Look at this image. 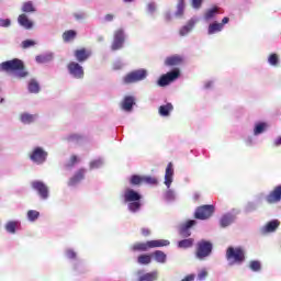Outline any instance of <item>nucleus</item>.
I'll return each mask as SVG.
<instances>
[{"instance_id": "nucleus-1", "label": "nucleus", "mask_w": 281, "mask_h": 281, "mask_svg": "<svg viewBox=\"0 0 281 281\" xmlns=\"http://www.w3.org/2000/svg\"><path fill=\"white\" fill-rule=\"evenodd\" d=\"M124 201L128 203L130 212H137L142 207V194L137 193V191L133 189H127L124 192Z\"/></svg>"}, {"instance_id": "nucleus-2", "label": "nucleus", "mask_w": 281, "mask_h": 281, "mask_svg": "<svg viewBox=\"0 0 281 281\" xmlns=\"http://www.w3.org/2000/svg\"><path fill=\"white\" fill-rule=\"evenodd\" d=\"M170 241L168 239H155L146 243H136L132 246L133 251H148V249H155L157 247H168Z\"/></svg>"}, {"instance_id": "nucleus-3", "label": "nucleus", "mask_w": 281, "mask_h": 281, "mask_svg": "<svg viewBox=\"0 0 281 281\" xmlns=\"http://www.w3.org/2000/svg\"><path fill=\"white\" fill-rule=\"evenodd\" d=\"M226 260L229 265H243L245 261V249L243 247H228L226 250Z\"/></svg>"}, {"instance_id": "nucleus-4", "label": "nucleus", "mask_w": 281, "mask_h": 281, "mask_svg": "<svg viewBox=\"0 0 281 281\" xmlns=\"http://www.w3.org/2000/svg\"><path fill=\"white\" fill-rule=\"evenodd\" d=\"M212 249H214L212 241L202 239L196 243L195 257L198 260H205V258L212 255Z\"/></svg>"}, {"instance_id": "nucleus-5", "label": "nucleus", "mask_w": 281, "mask_h": 281, "mask_svg": "<svg viewBox=\"0 0 281 281\" xmlns=\"http://www.w3.org/2000/svg\"><path fill=\"white\" fill-rule=\"evenodd\" d=\"M47 151H45L43 147H35L29 155V157L31 161H33V164H37V166H41L42 164H45V161H47Z\"/></svg>"}, {"instance_id": "nucleus-6", "label": "nucleus", "mask_w": 281, "mask_h": 281, "mask_svg": "<svg viewBox=\"0 0 281 281\" xmlns=\"http://www.w3.org/2000/svg\"><path fill=\"white\" fill-rule=\"evenodd\" d=\"M25 69L21 59H13L0 64V71H23Z\"/></svg>"}, {"instance_id": "nucleus-7", "label": "nucleus", "mask_w": 281, "mask_h": 281, "mask_svg": "<svg viewBox=\"0 0 281 281\" xmlns=\"http://www.w3.org/2000/svg\"><path fill=\"white\" fill-rule=\"evenodd\" d=\"M214 205H202L195 210L194 217L199 221H207L214 214Z\"/></svg>"}, {"instance_id": "nucleus-8", "label": "nucleus", "mask_w": 281, "mask_h": 281, "mask_svg": "<svg viewBox=\"0 0 281 281\" xmlns=\"http://www.w3.org/2000/svg\"><path fill=\"white\" fill-rule=\"evenodd\" d=\"M33 190H36L38 196H41L44 201L49 199V187L45 184V182L41 180H35L31 183Z\"/></svg>"}, {"instance_id": "nucleus-9", "label": "nucleus", "mask_w": 281, "mask_h": 281, "mask_svg": "<svg viewBox=\"0 0 281 281\" xmlns=\"http://www.w3.org/2000/svg\"><path fill=\"white\" fill-rule=\"evenodd\" d=\"M179 76H181L180 71L167 72L159 78L158 85L159 87H168V85H170V82H173V80H177Z\"/></svg>"}, {"instance_id": "nucleus-10", "label": "nucleus", "mask_w": 281, "mask_h": 281, "mask_svg": "<svg viewBox=\"0 0 281 281\" xmlns=\"http://www.w3.org/2000/svg\"><path fill=\"white\" fill-rule=\"evenodd\" d=\"M135 97L133 95H125L120 103V106L123 111H126L127 113H131L133 111V106H135Z\"/></svg>"}, {"instance_id": "nucleus-11", "label": "nucleus", "mask_w": 281, "mask_h": 281, "mask_svg": "<svg viewBox=\"0 0 281 281\" xmlns=\"http://www.w3.org/2000/svg\"><path fill=\"white\" fill-rule=\"evenodd\" d=\"M267 203H280L281 201V186H277L267 196Z\"/></svg>"}, {"instance_id": "nucleus-12", "label": "nucleus", "mask_w": 281, "mask_h": 281, "mask_svg": "<svg viewBox=\"0 0 281 281\" xmlns=\"http://www.w3.org/2000/svg\"><path fill=\"white\" fill-rule=\"evenodd\" d=\"M136 274L138 276L137 281H157L159 278L157 271L144 273V270H138Z\"/></svg>"}, {"instance_id": "nucleus-13", "label": "nucleus", "mask_w": 281, "mask_h": 281, "mask_svg": "<svg viewBox=\"0 0 281 281\" xmlns=\"http://www.w3.org/2000/svg\"><path fill=\"white\" fill-rule=\"evenodd\" d=\"M146 78V71L142 72H130L125 78L124 82L126 85H131V82H139V80H144Z\"/></svg>"}, {"instance_id": "nucleus-14", "label": "nucleus", "mask_w": 281, "mask_h": 281, "mask_svg": "<svg viewBox=\"0 0 281 281\" xmlns=\"http://www.w3.org/2000/svg\"><path fill=\"white\" fill-rule=\"evenodd\" d=\"M123 43H124V31L119 30L115 32V35H114V42L112 44V49L113 50L121 49Z\"/></svg>"}, {"instance_id": "nucleus-15", "label": "nucleus", "mask_w": 281, "mask_h": 281, "mask_svg": "<svg viewBox=\"0 0 281 281\" xmlns=\"http://www.w3.org/2000/svg\"><path fill=\"white\" fill-rule=\"evenodd\" d=\"M172 177H175V169L172 168V162H169L165 173V186H167V188L172 186Z\"/></svg>"}, {"instance_id": "nucleus-16", "label": "nucleus", "mask_w": 281, "mask_h": 281, "mask_svg": "<svg viewBox=\"0 0 281 281\" xmlns=\"http://www.w3.org/2000/svg\"><path fill=\"white\" fill-rule=\"evenodd\" d=\"M87 170L85 169H79L74 177H71L68 181V186H77V183H80L82 179H85Z\"/></svg>"}, {"instance_id": "nucleus-17", "label": "nucleus", "mask_w": 281, "mask_h": 281, "mask_svg": "<svg viewBox=\"0 0 281 281\" xmlns=\"http://www.w3.org/2000/svg\"><path fill=\"white\" fill-rule=\"evenodd\" d=\"M280 227V222L278 220L270 221L266 224V226L262 228L263 234H271L276 232Z\"/></svg>"}, {"instance_id": "nucleus-18", "label": "nucleus", "mask_w": 281, "mask_h": 281, "mask_svg": "<svg viewBox=\"0 0 281 281\" xmlns=\"http://www.w3.org/2000/svg\"><path fill=\"white\" fill-rule=\"evenodd\" d=\"M36 117H38L36 114L22 113L20 114V122H22V124H32L36 122Z\"/></svg>"}, {"instance_id": "nucleus-19", "label": "nucleus", "mask_w": 281, "mask_h": 281, "mask_svg": "<svg viewBox=\"0 0 281 281\" xmlns=\"http://www.w3.org/2000/svg\"><path fill=\"white\" fill-rule=\"evenodd\" d=\"M183 63V57L173 55L171 57H167L165 60V64L168 65L169 67H172L175 65H181Z\"/></svg>"}, {"instance_id": "nucleus-20", "label": "nucleus", "mask_w": 281, "mask_h": 281, "mask_svg": "<svg viewBox=\"0 0 281 281\" xmlns=\"http://www.w3.org/2000/svg\"><path fill=\"white\" fill-rule=\"evenodd\" d=\"M194 225H196V221H194V220H189L186 224H184V227H182L181 229H180V234H181V236H186V237H188V236H190V227H194Z\"/></svg>"}, {"instance_id": "nucleus-21", "label": "nucleus", "mask_w": 281, "mask_h": 281, "mask_svg": "<svg viewBox=\"0 0 281 281\" xmlns=\"http://www.w3.org/2000/svg\"><path fill=\"white\" fill-rule=\"evenodd\" d=\"M20 25H22V27H25V30H31V27L34 25L32 23V21H30V19H27V15L25 14H21L18 19Z\"/></svg>"}, {"instance_id": "nucleus-22", "label": "nucleus", "mask_w": 281, "mask_h": 281, "mask_svg": "<svg viewBox=\"0 0 281 281\" xmlns=\"http://www.w3.org/2000/svg\"><path fill=\"white\" fill-rule=\"evenodd\" d=\"M75 56L77 60H80V61L87 60L91 56V52L87 49L76 50Z\"/></svg>"}, {"instance_id": "nucleus-23", "label": "nucleus", "mask_w": 281, "mask_h": 281, "mask_svg": "<svg viewBox=\"0 0 281 281\" xmlns=\"http://www.w3.org/2000/svg\"><path fill=\"white\" fill-rule=\"evenodd\" d=\"M29 91L30 93H38L41 91V85L36 79H31L29 82Z\"/></svg>"}, {"instance_id": "nucleus-24", "label": "nucleus", "mask_w": 281, "mask_h": 281, "mask_svg": "<svg viewBox=\"0 0 281 281\" xmlns=\"http://www.w3.org/2000/svg\"><path fill=\"white\" fill-rule=\"evenodd\" d=\"M173 106L172 103H167L166 105L159 106V113L162 117H168L170 115V111H172Z\"/></svg>"}, {"instance_id": "nucleus-25", "label": "nucleus", "mask_w": 281, "mask_h": 281, "mask_svg": "<svg viewBox=\"0 0 281 281\" xmlns=\"http://www.w3.org/2000/svg\"><path fill=\"white\" fill-rule=\"evenodd\" d=\"M234 223V216L226 214L220 220L221 227H229Z\"/></svg>"}, {"instance_id": "nucleus-26", "label": "nucleus", "mask_w": 281, "mask_h": 281, "mask_svg": "<svg viewBox=\"0 0 281 281\" xmlns=\"http://www.w3.org/2000/svg\"><path fill=\"white\" fill-rule=\"evenodd\" d=\"M194 245L193 238L182 239L178 243L179 249H190Z\"/></svg>"}, {"instance_id": "nucleus-27", "label": "nucleus", "mask_w": 281, "mask_h": 281, "mask_svg": "<svg viewBox=\"0 0 281 281\" xmlns=\"http://www.w3.org/2000/svg\"><path fill=\"white\" fill-rule=\"evenodd\" d=\"M53 59H54V55L52 53H46L37 56L36 63L45 64V63H49Z\"/></svg>"}, {"instance_id": "nucleus-28", "label": "nucleus", "mask_w": 281, "mask_h": 281, "mask_svg": "<svg viewBox=\"0 0 281 281\" xmlns=\"http://www.w3.org/2000/svg\"><path fill=\"white\" fill-rule=\"evenodd\" d=\"M156 262H160L161 265H164V262H166V252L161 251V250H156L153 254Z\"/></svg>"}, {"instance_id": "nucleus-29", "label": "nucleus", "mask_w": 281, "mask_h": 281, "mask_svg": "<svg viewBox=\"0 0 281 281\" xmlns=\"http://www.w3.org/2000/svg\"><path fill=\"white\" fill-rule=\"evenodd\" d=\"M194 23H196V20L191 19L188 23V25L183 26L180 30V36H186V34H188V32H190V30H192V27H194Z\"/></svg>"}, {"instance_id": "nucleus-30", "label": "nucleus", "mask_w": 281, "mask_h": 281, "mask_svg": "<svg viewBox=\"0 0 281 281\" xmlns=\"http://www.w3.org/2000/svg\"><path fill=\"white\" fill-rule=\"evenodd\" d=\"M130 183L131 186H142V183H144V176L133 175L130 178Z\"/></svg>"}, {"instance_id": "nucleus-31", "label": "nucleus", "mask_w": 281, "mask_h": 281, "mask_svg": "<svg viewBox=\"0 0 281 281\" xmlns=\"http://www.w3.org/2000/svg\"><path fill=\"white\" fill-rule=\"evenodd\" d=\"M138 265H150L153 262V256L150 255H139L137 258Z\"/></svg>"}, {"instance_id": "nucleus-32", "label": "nucleus", "mask_w": 281, "mask_h": 281, "mask_svg": "<svg viewBox=\"0 0 281 281\" xmlns=\"http://www.w3.org/2000/svg\"><path fill=\"white\" fill-rule=\"evenodd\" d=\"M143 183H147V186H157L159 180L153 176H143Z\"/></svg>"}, {"instance_id": "nucleus-33", "label": "nucleus", "mask_w": 281, "mask_h": 281, "mask_svg": "<svg viewBox=\"0 0 281 281\" xmlns=\"http://www.w3.org/2000/svg\"><path fill=\"white\" fill-rule=\"evenodd\" d=\"M223 30V24L213 23L209 25V34H216V32H221Z\"/></svg>"}, {"instance_id": "nucleus-34", "label": "nucleus", "mask_w": 281, "mask_h": 281, "mask_svg": "<svg viewBox=\"0 0 281 281\" xmlns=\"http://www.w3.org/2000/svg\"><path fill=\"white\" fill-rule=\"evenodd\" d=\"M267 128V123H257L254 130V135H261Z\"/></svg>"}, {"instance_id": "nucleus-35", "label": "nucleus", "mask_w": 281, "mask_h": 281, "mask_svg": "<svg viewBox=\"0 0 281 281\" xmlns=\"http://www.w3.org/2000/svg\"><path fill=\"white\" fill-rule=\"evenodd\" d=\"M63 38L66 43H69V41H74L76 38V31H67L63 34Z\"/></svg>"}, {"instance_id": "nucleus-36", "label": "nucleus", "mask_w": 281, "mask_h": 281, "mask_svg": "<svg viewBox=\"0 0 281 281\" xmlns=\"http://www.w3.org/2000/svg\"><path fill=\"white\" fill-rule=\"evenodd\" d=\"M16 222H8L5 225L7 232H9V234H16Z\"/></svg>"}, {"instance_id": "nucleus-37", "label": "nucleus", "mask_w": 281, "mask_h": 281, "mask_svg": "<svg viewBox=\"0 0 281 281\" xmlns=\"http://www.w3.org/2000/svg\"><path fill=\"white\" fill-rule=\"evenodd\" d=\"M67 142H74L75 144H78V142H82V135L80 134H70L67 136Z\"/></svg>"}, {"instance_id": "nucleus-38", "label": "nucleus", "mask_w": 281, "mask_h": 281, "mask_svg": "<svg viewBox=\"0 0 281 281\" xmlns=\"http://www.w3.org/2000/svg\"><path fill=\"white\" fill-rule=\"evenodd\" d=\"M38 216H41V213L38 211H36V210H30L27 212L29 221L34 222V221L38 220Z\"/></svg>"}, {"instance_id": "nucleus-39", "label": "nucleus", "mask_w": 281, "mask_h": 281, "mask_svg": "<svg viewBox=\"0 0 281 281\" xmlns=\"http://www.w3.org/2000/svg\"><path fill=\"white\" fill-rule=\"evenodd\" d=\"M249 268L251 269V271H260V269H262V266L260 265V261L252 260L249 263Z\"/></svg>"}, {"instance_id": "nucleus-40", "label": "nucleus", "mask_w": 281, "mask_h": 281, "mask_svg": "<svg viewBox=\"0 0 281 281\" xmlns=\"http://www.w3.org/2000/svg\"><path fill=\"white\" fill-rule=\"evenodd\" d=\"M215 14H218V8H216V7L210 9L209 11H206L205 19H207V20L213 19V16Z\"/></svg>"}, {"instance_id": "nucleus-41", "label": "nucleus", "mask_w": 281, "mask_h": 281, "mask_svg": "<svg viewBox=\"0 0 281 281\" xmlns=\"http://www.w3.org/2000/svg\"><path fill=\"white\" fill-rule=\"evenodd\" d=\"M78 161H80L78 159V156L72 155L69 159V162L66 165L67 168H74V166H76V164H78Z\"/></svg>"}, {"instance_id": "nucleus-42", "label": "nucleus", "mask_w": 281, "mask_h": 281, "mask_svg": "<svg viewBox=\"0 0 281 281\" xmlns=\"http://www.w3.org/2000/svg\"><path fill=\"white\" fill-rule=\"evenodd\" d=\"M34 45H36V43L33 40H25V41L22 42L23 49L34 47Z\"/></svg>"}, {"instance_id": "nucleus-43", "label": "nucleus", "mask_w": 281, "mask_h": 281, "mask_svg": "<svg viewBox=\"0 0 281 281\" xmlns=\"http://www.w3.org/2000/svg\"><path fill=\"white\" fill-rule=\"evenodd\" d=\"M186 8L184 0H178V16H181L183 14V9Z\"/></svg>"}, {"instance_id": "nucleus-44", "label": "nucleus", "mask_w": 281, "mask_h": 281, "mask_svg": "<svg viewBox=\"0 0 281 281\" xmlns=\"http://www.w3.org/2000/svg\"><path fill=\"white\" fill-rule=\"evenodd\" d=\"M23 12H34V5L32 2H25L22 7Z\"/></svg>"}, {"instance_id": "nucleus-45", "label": "nucleus", "mask_w": 281, "mask_h": 281, "mask_svg": "<svg viewBox=\"0 0 281 281\" xmlns=\"http://www.w3.org/2000/svg\"><path fill=\"white\" fill-rule=\"evenodd\" d=\"M69 71H82V67L79 64L70 63L68 66Z\"/></svg>"}, {"instance_id": "nucleus-46", "label": "nucleus", "mask_w": 281, "mask_h": 281, "mask_svg": "<svg viewBox=\"0 0 281 281\" xmlns=\"http://www.w3.org/2000/svg\"><path fill=\"white\" fill-rule=\"evenodd\" d=\"M27 76V72L25 71H15L12 75L13 80H19V78H25Z\"/></svg>"}, {"instance_id": "nucleus-47", "label": "nucleus", "mask_w": 281, "mask_h": 281, "mask_svg": "<svg viewBox=\"0 0 281 281\" xmlns=\"http://www.w3.org/2000/svg\"><path fill=\"white\" fill-rule=\"evenodd\" d=\"M206 278H207V270H205V269L201 270V271L199 272V274H198V279H199L200 281H202V280H205Z\"/></svg>"}, {"instance_id": "nucleus-48", "label": "nucleus", "mask_w": 281, "mask_h": 281, "mask_svg": "<svg viewBox=\"0 0 281 281\" xmlns=\"http://www.w3.org/2000/svg\"><path fill=\"white\" fill-rule=\"evenodd\" d=\"M278 55H276V54H272V55H270V57H269V59H268V61L271 64V65H278Z\"/></svg>"}, {"instance_id": "nucleus-49", "label": "nucleus", "mask_w": 281, "mask_h": 281, "mask_svg": "<svg viewBox=\"0 0 281 281\" xmlns=\"http://www.w3.org/2000/svg\"><path fill=\"white\" fill-rule=\"evenodd\" d=\"M72 78H83L85 77V71H71L70 72Z\"/></svg>"}, {"instance_id": "nucleus-50", "label": "nucleus", "mask_w": 281, "mask_h": 281, "mask_svg": "<svg viewBox=\"0 0 281 281\" xmlns=\"http://www.w3.org/2000/svg\"><path fill=\"white\" fill-rule=\"evenodd\" d=\"M66 256H67V258H69L70 260H74V259H76V251L69 249V250L66 251Z\"/></svg>"}, {"instance_id": "nucleus-51", "label": "nucleus", "mask_w": 281, "mask_h": 281, "mask_svg": "<svg viewBox=\"0 0 281 281\" xmlns=\"http://www.w3.org/2000/svg\"><path fill=\"white\" fill-rule=\"evenodd\" d=\"M100 166H102V161L100 160H93L92 162H90V168H100Z\"/></svg>"}, {"instance_id": "nucleus-52", "label": "nucleus", "mask_w": 281, "mask_h": 281, "mask_svg": "<svg viewBox=\"0 0 281 281\" xmlns=\"http://www.w3.org/2000/svg\"><path fill=\"white\" fill-rule=\"evenodd\" d=\"M201 3H203V0H192V7L193 8H201Z\"/></svg>"}, {"instance_id": "nucleus-53", "label": "nucleus", "mask_w": 281, "mask_h": 281, "mask_svg": "<svg viewBox=\"0 0 281 281\" xmlns=\"http://www.w3.org/2000/svg\"><path fill=\"white\" fill-rule=\"evenodd\" d=\"M1 27H8L10 25V20H0Z\"/></svg>"}, {"instance_id": "nucleus-54", "label": "nucleus", "mask_w": 281, "mask_h": 281, "mask_svg": "<svg viewBox=\"0 0 281 281\" xmlns=\"http://www.w3.org/2000/svg\"><path fill=\"white\" fill-rule=\"evenodd\" d=\"M166 199H168V200L175 199V193H172V191H167Z\"/></svg>"}, {"instance_id": "nucleus-55", "label": "nucleus", "mask_w": 281, "mask_h": 281, "mask_svg": "<svg viewBox=\"0 0 281 281\" xmlns=\"http://www.w3.org/2000/svg\"><path fill=\"white\" fill-rule=\"evenodd\" d=\"M140 232H142V235L145 236V237L150 234L149 228H142Z\"/></svg>"}, {"instance_id": "nucleus-56", "label": "nucleus", "mask_w": 281, "mask_h": 281, "mask_svg": "<svg viewBox=\"0 0 281 281\" xmlns=\"http://www.w3.org/2000/svg\"><path fill=\"white\" fill-rule=\"evenodd\" d=\"M201 199V194L200 193H194L193 194V200L194 201H199Z\"/></svg>"}, {"instance_id": "nucleus-57", "label": "nucleus", "mask_w": 281, "mask_h": 281, "mask_svg": "<svg viewBox=\"0 0 281 281\" xmlns=\"http://www.w3.org/2000/svg\"><path fill=\"white\" fill-rule=\"evenodd\" d=\"M274 146H281V136L274 140Z\"/></svg>"}, {"instance_id": "nucleus-58", "label": "nucleus", "mask_w": 281, "mask_h": 281, "mask_svg": "<svg viewBox=\"0 0 281 281\" xmlns=\"http://www.w3.org/2000/svg\"><path fill=\"white\" fill-rule=\"evenodd\" d=\"M148 10L149 12H153L155 10V4L154 3L148 4Z\"/></svg>"}, {"instance_id": "nucleus-59", "label": "nucleus", "mask_w": 281, "mask_h": 281, "mask_svg": "<svg viewBox=\"0 0 281 281\" xmlns=\"http://www.w3.org/2000/svg\"><path fill=\"white\" fill-rule=\"evenodd\" d=\"M226 23H229V18H224L222 20V25H226Z\"/></svg>"}, {"instance_id": "nucleus-60", "label": "nucleus", "mask_w": 281, "mask_h": 281, "mask_svg": "<svg viewBox=\"0 0 281 281\" xmlns=\"http://www.w3.org/2000/svg\"><path fill=\"white\" fill-rule=\"evenodd\" d=\"M105 21H113V15L108 14V15L105 16Z\"/></svg>"}, {"instance_id": "nucleus-61", "label": "nucleus", "mask_w": 281, "mask_h": 281, "mask_svg": "<svg viewBox=\"0 0 281 281\" xmlns=\"http://www.w3.org/2000/svg\"><path fill=\"white\" fill-rule=\"evenodd\" d=\"M206 89H210V87H212V82H209V83H206Z\"/></svg>"}, {"instance_id": "nucleus-62", "label": "nucleus", "mask_w": 281, "mask_h": 281, "mask_svg": "<svg viewBox=\"0 0 281 281\" xmlns=\"http://www.w3.org/2000/svg\"><path fill=\"white\" fill-rule=\"evenodd\" d=\"M3 102H4V99H0V104H3Z\"/></svg>"}]
</instances>
